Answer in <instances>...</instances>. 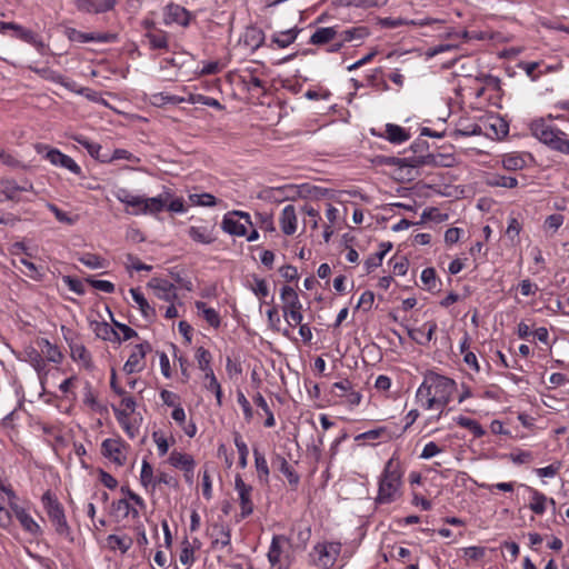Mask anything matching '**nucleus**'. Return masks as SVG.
I'll return each instance as SVG.
<instances>
[{
    "label": "nucleus",
    "mask_w": 569,
    "mask_h": 569,
    "mask_svg": "<svg viewBox=\"0 0 569 569\" xmlns=\"http://www.w3.org/2000/svg\"><path fill=\"white\" fill-rule=\"evenodd\" d=\"M456 387L455 380L437 372L428 371L416 392V399L427 410L433 408L443 409L450 402ZM441 413L442 410H440L438 418Z\"/></svg>",
    "instance_id": "obj_1"
},
{
    "label": "nucleus",
    "mask_w": 569,
    "mask_h": 569,
    "mask_svg": "<svg viewBox=\"0 0 569 569\" xmlns=\"http://www.w3.org/2000/svg\"><path fill=\"white\" fill-rule=\"evenodd\" d=\"M553 117L533 119L529 129L531 134L550 150L569 156L568 133L551 123Z\"/></svg>",
    "instance_id": "obj_2"
},
{
    "label": "nucleus",
    "mask_w": 569,
    "mask_h": 569,
    "mask_svg": "<svg viewBox=\"0 0 569 569\" xmlns=\"http://www.w3.org/2000/svg\"><path fill=\"white\" fill-rule=\"evenodd\" d=\"M402 471L400 463L391 458L387 461L379 478L378 495L375 499L377 505H389L401 496Z\"/></svg>",
    "instance_id": "obj_3"
},
{
    "label": "nucleus",
    "mask_w": 569,
    "mask_h": 569,
    "mask_svg": "<svg viewBox=\"0 0 569 569\" xmlns=\"http://www.w3.org/2000/svg\"><path fill=\"white\" fill-rule=\"evenodd\" d=\"M41 501L56 532L72 541L71 528L67 521L63 506L59 502L57 497L48 490L43 493Z\"/></svg>",
    "instance_id": "obj_4"
},
{
    "label": "nucleus",
    "mask_w": 569,
    "mask_h": 569,
    "mask_svg": "<svg viewBox=\"0 0 569 569\" xmlns=\"http://www.w3.org/2000/svg\"><path fill=\"white\" fill-rule=\"evenodd\" d=\"M248 226H252L250 214L237 210L226 213L221 222L224 232L238 237L247 234Z\"/></svg>",
    "instance_id": "obj_5"
},
{
    "label": "nucleus",
    "mask_w": 569,
    "mask_h": 569,
    "mask_svg": "<svg viewBox=\"0 0 569 569\" xmlns=\"http://www.w3.org/2000/svg\"><path fill=\"white\" fill-rule=\"evenodd\" d=\"M126 443L121 439H106L101 443V453L117 466H123L127 461L124 455Z\"/></svg>",
    "instance_id": "obj_6"
},
{
    "label": "nucleus",
    "mask_w": 569,
    "mask_h": 569,
    "mask_svg": "<svg viewBox=\"0 0 569 569\" xmlns=\"http://www.w3.org/2000/svg\"><path fill=\"white\" fill-rule=\"evenodd\" d=\"M151 351V345L148 341H143L136 345L127 362L123 366V371L128 375L133 372H140L144 368V358L148 352Z\"/></svg>",
    "instance_id": "obj_7"
},
{
    "label": "nucleus",
    "mask_w": 569,
    "mask_h": 569,
    "mask_svg": "<svg viewBox=\"0 0 569 569\" xmlns=\"http://www.w3.org/2000/svg\"><path fill=\"white\" fill-rule=\"evenodd\" d=\"M234 489L239 496V502L241 508V518L244 519L253 512V502L251 499L252 486L247 485L240 475L234 477Z\"/></svg>",
    "instance_id": "obj_8"
},
{
    "label": "nucleus",
    "mask_w": 569,
    "mask_h": 569,
    "mask_svg": "<svg viewBox=\"0 0 569 569\" xmlns=\"http://www.w3.org/2000/svg\"><path fill=\"white\" fill-rule=\"evenodd\" d=\"M29 69L31 71H33L34 73H37L38 76H40L42 79L59 83L62 87H64L66 89H68L69 91H72V92H76L79 94H83L86 91V90L78 89L77 82L66 79L62 74H60L59 72H57L48 67L37 68V67L30 66Z\"/></svg>",
    "instance_id": "obj_9"
},
{
    "label": "nucleus",
    "mask_w": 569,
    "mask_h": 569,
    "mask_svg": "<svg viewBox=\"0 0 569 569\" xmlns=\"http://www.w3.org/2000/svg\"><path fill=\"white\" fill-rule=\"evenodd\" d=\"M190 12L180 4L171 2L164 8L163 22L167 26L178 23L182 27H187L190 22Z\"/></svg>",
    "instance_id": "obj_10"
},
{
    "label": "nucleus",
    "mask_w": 569,
    "mask_h": 569,
    "mask_svg": "<svg viewBox=\"0 0 569 569\" xmlns=\"http://www.w3.org/2000/svg\"><path fill=\"white\" fill-rule=\"evenodd\" d=\"M313 550L318 553V560L323 566L332 567L341 551L340 542L318 543Z\"/></svg>",
    "instance_id": "obj_11"
},
{
    "label": "nucleus",
    "mask_w": 569,
    "mask_h": 569,
    "mask_svg": "<svg viewBox=\"0 0 569 569\" xmlns=\"http://www.w3.org/2000/svg\"><path fill=\"white\" fill-rule=\"evenodd\" d=\"M46 159H48L52 164L66 168L77 176H81L82 173L80 166H78L71 157L62 153L58 149L48 150Z\"/></svg>",
    "instance_id": "obj_12"
},
{
    "label": "nucleus",
    "mask_w": 569,
    "mask_h": 569,
    "mask_svg": "<svg viewBox=\"0 0 569 569\" xmlns=\"http://www.w3.org/2000/svg\"><path fill=\"white\" fill-rule=\"evenodd\" d=\"M271 465L286 476L291 488L296 489L298 487L300 477L282 455L274 453L271 458Z\"/></svg>",
    "instance_id": "obj_13"
},
{
    "label": "nucleus",
    "mask_w": 569,
    "mask_h": 569,
    "mask_svg": "<svg viewBox=\"0 0 569 569\" xmlns=\"http://www.w3.org/2000/svg\"><path fill=\"white\" fill-rule=\"evenodd\" d=\"M210 528L212 531L209 535L213 538L211 542L212 548H217L219 545L221 547H229L231 545V529L228 525L214 522Z\"/></svg>",
    "instance_id": "obj_14"
},
{
    "label": "nucleus",
    "mask_w": 569,
    "mask_h": 569,
    "mask_svg": "<svg viewBox=\"0 0 569 569\" xmlns=\"http://www.w3.org/2000/svg\"><path fill=\"white\" fill-rule=\"evenodd\" d=\"M11 510L26 531L34 536L41 533L40 526L33 520V518L26 511L24 508L18 506L17 503H11Z\"/></svg>",
    "instance_id": "obj_15"
},
{
    "label": "nucleus",
    "mask_w": 569,
    "mask_h": 569,
    "mask_svg": "<svg viewBox=\"0 0 569 569\" xmlns=\"http://www.w3.org/2000/svg\"><path fill=\"white\" fill-rule=\"evenodd\" d=\"M148 284L156 290L157 297L161 300L172 301L177 298L174 286L166 279L152 278Z\"/></svg>",
    "instance_id": "obj_16"
},
{
    "label": "nucleus",
    "mask_w": 569,
    "mask_h": 569,
    "mask_svg": "<svg viewBox=\"0 0 569 569\" xmlns=\"http://www.w3.org/2000/svg\"><path fill=\"white\" fill-rule=\"evenodd\" d=\"M438 326L435 321L426 322L422 328L410 329L407 328L409 337L419 345H426L431 341Z\"/></svg>",
    "instance_id": "obj_17"
},
{
    "label": "nucleus",
    "mask_w": 569,
    "mask_h": 569,
    "mask_svg": "<svg viewBox=\"0 0 569 569\" xmlns=\"http://www.w3.org/2000/svg\"><path fill=\"white\" fill-rule=\"evenodd\" d=\"M280 228L281 231L291 236L297 230V214L295 206L288 204L283 208L281 216H280Z\"/></svg>",
    "instance_id": "obj_18"
},
{
    "label": "nucleus",
    "mask_w": 569,
    "mask_h": 569,
    "mask_svg": "<svg viewBox=\"0 0 569 569\" xmlns=\"http://www.w3.org/2000/svg\"><path fill=\"white\" fill-rule=\"evenodd\" d=\"M130 295L133 301L138 305L143 318L149 321L154 320L157 316L156 309L149 305L142 292L138 288H131Z\"/></svg>",
    "instance_id": "obj_19"
},
{
    "label": "nucleus",
    "mask_w": 569,
    "mask_h": 569,
    "mask_svg": "<svg viewBox=\"0 0 569 569\" xmlns=\"http://www.w3.org/2000/svg\"><path fill=\"white\" fill-rule=\"evenodd\" d=\"M73 140L86 148L88 153L96 160H99L100 162L109 161V154L100 152L102 147L99 143L92 142L83 136H74Z\"/></svg>",
    "instance_id": "obj_20"
},
{
    "label": "nucleus",
    "mask_w": 569,
    "mask_h": 569,
    "mask_svg": "<svg viewBox=\"0 0 569 569\" xmlns=\"http://www.w3.org/2000/svg\"><path fill=\"white\" fill-rule=\"evenodd\" d=\"M169 462L174 468H179L184 472H193L194 460L190 455L172 451L169 457Z\"/></svg>",
    "instance_id": "obj_21"
},
{
    "label": "nucleus",
    "mask_w": 569,
    "mask_h": 569,
    "mask_svg": "<svg viewBox=\"0 0 569 569\" xmlns=\"http://www.w3.org/2000/svg\"><path fill=\"white\" fill-rule=\"evenodd\" d=\"M243 42L252 51L259 49L264 42V33L260 28L249 27L243 34Z\"/></svg>",
    "instance_id": "obj_22"
},
{
    "label": "nucleus",
    "mask_w": 569,
    "mask_h": 569,
    "mask_svg": "<svg viewBox=\"0 0 569 569\" xmlns=\"http://www.w3.org/2000/svg\"><path fill=\"white\" fill-rule=\"evenodd\" d=\"M27 187L17 184L14 180L0 181V193L4 196L6 200L19 201V194L27 191Z\"/></svg>",
    "instance_id": "obj_23"
},
{
    "label": "nucleus",
    "mask_w": 569,
    "mask_h": 569,
    "mask_svg": "<svg viewBox=\"0 0 569 569\" xmlns=\"http://www.w3.org/2000/svg\"><path fill=\"white\" fill-rule=\"evenodd\" d=\"M149 46L151 49L167 50L169 47V36L166 31L156 29L146 33Z\"/></svg>",
    "instance_id": "obj_24"
},
{
    "label": "nucleus",
    "mask_w": 569,
    "mask_h": 569,
    "mask_svg": "<svg viewBox=\"0 0 569 569\" xmlns=\"http://www.w3.org/2000/svg\"><path fill=\"white\" fill-rule=\"evenodd\" d=\"M337 34L338 31L335 27L319 28L312 33L309 42L316 46L326 44L332 41Z\"/></svg>",
    "instance_id": "obj_25"
},
{
    "label": "nucleus",
    "mask_w": 569,
    "mask_h": 569,
    "mask_svg": "<svg viewBox=\"0 0 569 569\" xmlns=\"http://www.w3.org/2000/svg\"><path fill=\"white\" fill-rule=\"evenodd\" d=\"M370 34V30L366 26L353 27L340 33L341 41L351 42L359 41V44Z\"/></svg>",
    "instance_id": "obj_26"
},
{
    "label": "nucleus",
    "mask_w": 569,
    "mask_h": 569,
    "mask_svg": "<svg viewBox=\"0 0 569 569\" xmlns=\"http://www.w3.org/2000/svg\"><path fill=\"white\" fill-rule=\"evenodd\" d=\"M168 197L169 193H167L166 197H163V194H160L158 197L146 198V203L144 207L141 209V213L156 214L161 212L167 206Z\"/></svg>",
    "instance_id": "obj_27"
},
{
    "label": "nucleus",
    "mask_w": 569,
    "mask_h": 569,
    "mask_svg": "<svg viewBox=\"0 0 569 569\" xmlns=\"http://www.w3.org/2000/svg\"><path fill=\"white\" fill-rule=\"evenodd\" d=\"M94 332L98 338L112 342H121V338L117 330L107 322H96Z\"/></svg>",
    "instance_id": "obj_28"
},
{
    "label": "nucleus",
    "mask_w": 569,
    "mask_h": 569,
    "mask_svg": "<svg viewBox=\"0 0 569 569\" xmlns=\"http://www.w3.org/2000/svg\"><path fill=\"white\" fill-rule=\"evenodd\" d=\"M253 456L258 479L261 482L268 483L270 471L266 457L257 448H253Z\"/></svg>",
    "instance_id": "obj_29"
},
{
    "label": "nucleus",
    "mask_w": 569,
    "mask_h": 569,
    "mask_svg": "<svg viewBox=\"0 0 569 569\" xmlns=\"http://www.w3.org/2000/svg\"><path fill=\"white\" fill-rule=\"evenodd\" d=\"M288 539L282 535H276L272 537L271 545L268 551V560L271 566H276L280 562L282 553L281 542H287Z\"/></svg>",
    "instance_id": "obj_30"
},
{
    "label": "nucleus",
    "mask_w": 569,
    "mask_h": 569,
    "mask_svg": "<svg viewBox=\"0 0 569 569\" xmlns=\"http://www.w3.org/2000/svg\"><path fill=\"white\" fill-rule=\"evenodd\" d=\"M436 19H427L421 21H415V20H406V19H392V18H382L379 20V23L385 28H397L405 24H413V26H427L432 22H437Z\"/></svg>",
    "instance_id": "obj_31"
},
{
    "label": "nucleus",
    "mask_w": 569,
    "mask_h": 569,
    "mask_svg": "<svg viewBox=\"0 0 569 569\" xmlns=\"http://www.w3.org/2000/svg\"><path fill=\"white\" fill-rule=\"evenodd\" d=\"M70 355L74 361H80L87 369L92 367L91 356L87 348L81 343H73L70 346Z\"/></svg>",
    "instance_id": "obj_32"
},
{
    "label": "nucleus",
    "mask_w": 569,
    "mask_h": 569,
    "mask_svg": "<svg viewBox=\"0 0 569 569\" xmlns=\"http://www.w3.org/2000/svg\"><path fill=\"white\" fill-rule=\"evenodd\" d=\"M78 261L90 269H102L108 266V261L104 258L91 252L80 254Z\"/></svg>",
    "instance_id": "obj_33"
},
{
    "label": "nucleus",
    "mask_w": 569,
    "mask_h": 569,
    "mask_svg": "<svg viewBox=\"0 0 569 569\" xmlns=\"http://www.w3.org/2000/svg\"><path fill=\"white\" fill-rule=\"evenodd\" d=\"M387 138L392 143H402L410 138V134L400 126L389 123L386 126Z\"/></svg>",
    "instance_id": "obj_34"
},
{
    "label": "nucleus",
    "mask_w": 569,
    "mask_h": 569,
    "mask_svg": "<svg viewBox=\"0 0 569 569\" xmlns=\"http://www.w3.org/2000/svg\"><path fill=\"white\" fill-rule=\"evenodd\" d=\"M107 542L110 549H118L123 553L127 552L132 546V539L128 536L110 535L107 538Z\"/></svg>",
    "instance_id": "obj_35"
},
{
    "label": "nucleus",
    "mask_w": 569,
    "mask_h": 569,
    "mask_svg": "<svg viewBox=\"0 0 569 569\" xmlns=\"http://www.w3.org/2000/svg\"><path fill=\"white\" fill-rule=\"evenodd\" d=\"M196 308L202 312L203 318L211 327L218 328L220 326V316L213 308L207 307L202 301H196Z\"/></svg>",
    "instance_id": "obj_36"
},
{
    "label": "nucleus",
    "mask_w": 569,
    "mask_h": 569,
    "mask_svg": "<svg viewBox=\"0 0 569 569\" xmlns=\"http://www.w3.org/2000/svg\"><path fill=\"white\" fill-rule=\"evenodd\" d=\"M456 422L458 426L470 430L476 438H481L486 433L485 429L477 420L468 417L459 416L456 418Z\"/></svg>",
    "instance_id": "obj_37"
},
{
    "label": "nucleus",
    "mask_w": 569,
    "mask_h": 569,
    "mask_svg": "<svg viewBox=\"0 0 569 569\" xmlns=\"http://www.w3.org/2000/svg\"><path fill=\"white\" fill-rule=\"evenodd\" d=\"M487 184L490 187L512 189L518 186V180L515 177L492 174L487 179Z\"/></svg>",
    "instance_id": "obj_38"
},
{
    "label": "nucleus",
    "mask_w": 569,
    "mask_h": 569,
    "mask_svg": "<svg viewBox=\"0 0 569 569\" xmlns=\"http://www.w3.org/2000/svg\"><path fill=\"white\" fill-rule=\"evenodd\" d=\"M189 237L196 241L203 244H210L214 241L212 234L203 227H190Z\"/></svg>",
    "instance_id": "obj_39"
},
{
    "label": "nucleus",
    "mask_w": 569,
    "mask_h": 569,
    "mask_svg": "<svg viewBox=\"0 0 569 569\" xmlns=\"http://www.w3.org/2000/svg\"><path fill=\"white\" fill-rule=\"evenodd\" d=\"M188 102H190L192 104L200 103V104L209 106V107H212V108H214L217 110H223L224 109V106H222L217 99L211 98V97H207V96H203V94H200V93H191V94H189Z\"/></svg>",
    "instance_id": "obj_40"
},
{
    "label": "nucleus",
    "mask_w": 569,
    "mask_h": 569,
    "mask_svg": "<svg viewBox=\"0 0 569 569\" xmlns=\"http://www.w3.org/2000/svg\"><path fill=\"white\" fill-rule=\"evenodd\" d=\"M298 36V31L296 29H289L287 31H282L272 37V42L276 43L279 48H287L292 42H295Z\"/></svg>",
    "instance_id": "obj_41"
},
{
    "label": "nucleus",
    "mask_w": 569,
    "mask_h": 569,
    "mask_svg": "<svg viewBox=\"0 0 569 569\" xmlns=\"http://www.w3.org/2000/svg\"><path fill=\"white\" fill-rule=\"evenodd\" d=\"M253 402L262 409V412L266 413L267 416V419L264 420V426L267 428H272L274 427L276 425V420H274V416L271 411V409L269 408L266 399L263 398V396L261 393H257L254 397H253Z\"/></svg>",
    "instance_id": "obj_42"
},
{
    "label": "nucleus",
    "mask_w": 569,
    "mask_h": 569,
    "mask_svg": "<svg viewBox=\"0 0 569 569\" xmlns=\"http://www.w3.org/2000/svg\"><path fill=\"white\" fill-rule=\"evenodd\" d=\"M234 445L239 453L238 465L240 468L244 469L248 465L249 450L247 443L242 440V437L239 432L234 433Z\"/></svg>",
    "instance_id": "obj_43"
},
{
    "label": "nucleus",
    "mask_w": 569,
    "mask_h": 569,
    "mask_svg": "<svg viewBox=\"0 0 569 569\" xmlns=\"http://www.w3.org/2000/svg\"><path fill=\"white\" fill-rule=\"evenodd\" d=\"M27 356H28V360L29 362L32 365V367L37 370L40 379L42 380V377L41 375L46 370V360L43 359L42 355L36 350V349H30L28 352H27Z\"/></svg>",
    "instance_id": "obj_44"
},
{
    "label": "nucleus",
    "mask_w": 569,
    "mask_h": 569,
    "mask_svg": "<svg viewBox=\"0 0 569 569\" xmlns=\"http://www.w3.org/2000/svg\"><path fill=\"white\" fill-rule=\"evenodd\" d=\"M196 359L199 369L202 370L204 373L212 370L210 366L212 357L209 350H207L203 347H199L196 351Z\"/></svg>",
    "instance_id": "obj_45"
},
{
    "label": "nucleus",
    "mask_w": 569,
    "mask_h": 569,
    "mask_svg": "<svg viewBox=\"0 0 569 569\" xmlns=\"http://www.w3.org/2000/svg\"><path fill=\"white\" fill-rule=\"evenodd\" d=\"M526 164L525 159L518 154H506L502 159V166L506 170H521Z\"/></svg>",
    "instance_id": "obj_46"
},
{
    "label": "nucleus",
    "mask_w": 569,
    "mask_h": 569,
    "mask_svg": "<svg viewBox=\"0 0 569 569\" xmlns=\"http://www.w3.org/2000/svg\"><path fill=\"white\" fill-rule=\"evenodd\" d=\"M489 120V127L493 131V134L500 139L508 134L509 127L508 124L499 117H491Z\"/></svg>",
    "instance_id": "obj_47"
},
{
    "label": "nucleus",
    "mask_w": 569,
    "mask_h": 569,
    "mask_svg": "<svg viewBox=\"0 0 569 569\" xmlns=\"http://www.w3.org/2000/svg\"><path fill=\"white\" fill-rule=\"evenodd\" d=\"M531 492L532 500L530 502V509L537 515H542L546 511L547 497L535 489H531Z\"/></svg>",
    "instance_id": "obj_48"
},
{
    "label": "nucleus",
    "mask_w": 569,
    "mask_h": 569,
    "mask_svg": "<svg viewBox=\"0 0 569 569\" xmlns=\"http://www.w3.org/2000/svg\"><path fill=\"white\" fill-rule=\"evenodd\" d=\"M388 3V0H345L347 7L361 9L380 8Z\"/></svg>",
    "instance_id": "obj_49"
},
{
    "label": "nucleus",
    "mask_w": 569,
    "mask_h": 569,
    "mask_svg": "<svg viewBox=\"0 0 569 569\" xmlns=\"http://www.w3.org/2000/svg\"><path fill=\"white\" fill-rule=\"evenodd\" d=\"M42 342L46 349H42L41 351L46 353L47 360L54 363H60L62 361V353L58 347L52 345L49 340H43Z\"/></svg>",
    "instance_id": "obj_50"
},
{
    "label": "nucleus",
    "mask_w": 569,
    "mask_h": 569,
    "mask_svg": "<svg viewBox=\"0 0 569 569\" xmlns=\"http://www.w3.org/2000/svg\"><path fill=\"white\" fill-rule=\"evenodd\" d=\"M154 480L152 466L147 460H143L140 473L141 485L147 488L149 485L153 486Z\"/></svg>",
    "instance_id": "obj_51"
},
{
    "label": "nucleus",
    "mask_w": 569,
    "mask_h": 569,
    "mask_svg": "<svg viewBox=\"0 0 569 569\" xmlns=\"http://www.w3.org/2000/svg\"><path fill=\"white\" fill-rule=\"evenodd\" d=\"M179 559L183 565H191L194 561V550L187 538L182 542V549Z\"/></svg>",
    "instance_id": "obj_52"
},
{
    "label": "nucleus",
    "mask_w": 569,
    "mask_h": 569,
    "mask_svg": "<svg viewBox=\"0 0 569 569\" xmlns=\"http://www.w3.org/2000/svg\"><path fill=\"white\" fill-rule=\"evenodd\" d=\"M302 212L306 213L309 217V220H306V223H309L312 230L318 229V223L320 218L319 210L315 209L310 204H305L302 207Z\"/></svg>",
    "instance_id": "obj_53"
},
{
    "label": "nucleus",
    "mask_w": 569,
    "mask_h": 569,
    "mask_svg": "<svg viewBox=\"0 0 569 569\" xmlns=\"http://www.w3.org/2000/svg\"><path fill=\"white\" fill-rule=\"evenodd\" d=\"M86 281L94 289L106 292L112 293L116 289L114 284L107 280H97L91 277L87 278Z\"/></svg>",
    "instance_id": "obj_54"
},
{
    "label": "nucleus",
    "mask_w": 569,
    "mask_h": 569,
    "mask_svg": "<svg viewBox=\"0 0 569 569\" xmlns=\"http://www.w3.org/2000/svg\"><path fill=\"white\" fill-rule=\"evenodd\" d=\"M62 281L71 291L76 292L79 296L84 295L86 289L81 280L73 278L71 276H63Z\"/></svg>",
    "instance_id": "obj_55"
},
{
    "label": "nucleus",
    "mask_w": 569,
    "mask_h": 569,
    "mask_svg": "<svg viewBox=\"0 0 569 569\" xmlns=\"http://www.w3.org/2000/svg\"><path fill=\"white\" fill-rule=\"evenodd\" d=\"M67 36H68L69 40L80 42V43L93 41V37H92L91 32H81L73 28H70L67 30Z\"/></svg>",
    "instance_id": "obj_56"
},
{
    "label": "nucleus",
    "mask_w": 569,
    "mask_h": 569,
    "mask_svg": "<svg viewBox=\"0 0 569 569\" xmlns=\"http://www.w3.org/2000/svg\"><path fill=\"white\" fill-rule=\"evenodd\" d=\"M421 281L428 290H432L437 287V276L433 268H426L421 272Z\"/></svg>",
    "instance_id": "obj_57"
},
{
    "label": "nucleus",
    "mask_w": 569,
    "mask_h": 569,
    "mask_svg": "<svg viewBox=\"0 0 569 569\" xmlns=\"http://www.w3.org/2000/svg\"><path fill=\"white\" fill-rule=\"evenodd\" d=\"M48 209L54 214L56 219L59 222L66 223V224H73L76 222V218L70 217L67 212L59 209L53 203H48Z\"/></svg>",
    "instance_id": "obj_58"
},
{
    "label": "nucleus",
    "mask_w": 569,
    "mask_h": 569,
    "mask_svg": "<svg viewBox=\"0 0 569 569\" xmlns=\"http://www.w3.org/2000/svg\"><path fill=\"white\" fill-rule=\"evenodd\" d=\"M190 200L197 206L212 207L216 204V197L210 193L191 194Z\"/></svg>",
    "instance_id": "obj_59"
},
{
    "label": "nucleus",
    "mask_w": 569,
    "mask_h": 569,
    "mask_svg": "<svg viewBox=\"0 0 569 569\" xmlns=\"http://www.w3.org/2000/svg\"><path fill=\"white\" fill-rule=\"evenodd\" d=\"M237 401L240 405V407L242 408L246 420L250 421L253 417V410L251 408L250 402L248 401V399L246 398V396L243 395L242 391L237 392Z\"/></svg>",
    "instance_id": "obj_60"
},
{
    "label": "nucleus",
    "mask_w": 569,
    "mask_h": 569,
    "mask_svg": "<svg viewBox=\"0 0 569 569\" xmlns=\"http://www.w3.org/2000/svg\"><path fill=\"white\" fill-rule=\"evenodd\" d=\"M114 413L117 416L118 421L121 423V426L123 427V429L126 430L128 436L131 439L134 438L136 435H134L133 428L127 420L129 413L126 412V410H118V409H114Z\"/></svg>",
    "instance_id": "obj_61"
},
{
    "label": "nucleus",
    "mask_w": 569,
    "mask_h": 569,
    "mask_svg": "<svg viewBox=\"0 0 569 569\" xmlns=\"http://www.w3.org/2000/svg\"><path fill=\"white\" fill-rule=\"evenodd\" d=\"M0 161L10 168H20L21 161L18 160L13 154L9 153L4 149L0 148Z\"/></svg>",
    "instance_id": "obj_62"
},
{
    "label": "nucleus",
    "mask_w": 569,
    "mask_h": 569,
    "mask_svg": "<svg viewBox=\"0 0 569 569\" xmlns=\"http://www.w3.org/2000/svg\"><path fill=\"white\" fill-rule=\"evenodd\" d=\"M281 300L283 302V306L288 305V303H291V302H296L297 300H299V297H298V293L296 292V290L289 286H283L281 288Z\"/></svg>",
    "instance_id": "obj_63"
},
{
    "label": "nucleus",
    "mask_w": 569,
    "mask_h": 569,
    "mask_svg": "<svg viewBox=\"0 0 569 569\" xmlns=\"http://www.w3.org/2000/svg\"><path fill=\"white\" fill-rule=\"evenodd\" d=\"M563 223V216L559 213H553L547 217L545 220V227L547 229H551L557 231Z\"/></svg>",
    "instance_id": "obj_64"
}]
</instances>
